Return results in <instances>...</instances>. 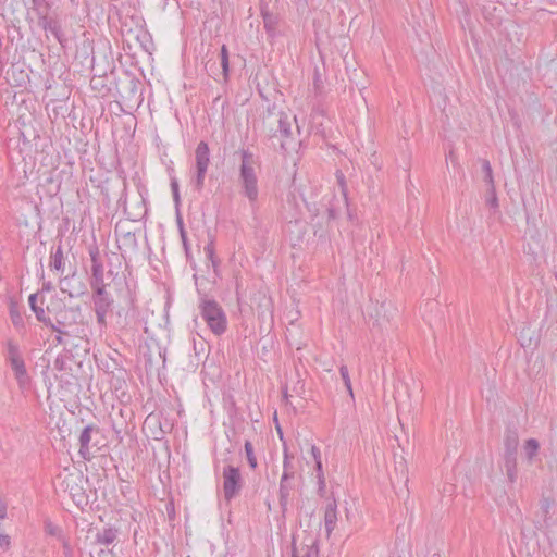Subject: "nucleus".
Segmentation results:
<instances>
[{
	"label": "nucleus",
	"instance_id": "obj_29",
	"mask_svg": "<svg viewBox=\"0 0 557 557\" xmlns=\"http://www.w3.org/2000/svg\"><path fill=\"white\" fill-rule=\"evenodd\" d=\"M482 171L484 173V181L487 184V186L495 185L494 177H493V170H492L490 161H487V160L482 161Z\"/></svg>",
	"mask_w": 557,
	"mask_h": 557
},
{
	"label": "nucleus",
	"instance_id": "obj_45",
	"mask_svg": "<svg viewBox=\"0 0 557 557\" xmlns=\"http://www.w3.org/2000/svg\"><path fill=\"white\" fill-rule=\"evenodd\" d=\"M62 335L63 334H58L57 337H55V341L58 344H62L63 339H62Z\"/></svg>",
	"mask_w": 557,
	"mask_h": 557
},
{
	"label": "nucleus",
	"instance_id": "obj_35",
	"mask_svg": "<svg viewBox=\"0 0 557 557\" xmlns=\"http://www.w3.org/2000/svg\"><path fill=\"white\" fill-rule=\"evenodd\" d=\"M339 372H341V376L344 381V384L346 386V388H350V377H349V372H348V369L346 366H342L339 368Z\"/></svg>",
	"mask_w": 557,
	"mask_h": 557
},
{
	"label": "nucleus",
	"instance_id": "obj_25",
	"mask_svg": "<svg viewBox=\"0 0 557 557\" xmlns=\"http://www.w3.org/2000/svg\"><path fill=\"white\" fill-rule=\"evenodd\" d=\"M176 222H177V226H178V231H180V236H181V239H182V243H183L184 250H185L186 255L188 256L189 250H190V246H189V243H188V239H187V234H186V231H185V227H184V223H183V219H182L180 212H177Z\"/></svg>",
	"mask_w": 557,
	"mask_h": 557
},
{
	"label": "nucleus",
	"instance_id": "obj_51",
	"mask_svg": "<svg viewBox=\"0 0 557 557\" xmlns=\"http://www.w3.org/2000/svg\"><path fill=\"white\" fill-rule=\"evenodd\" d=\"M431 557H440V555L434 554V555H432Z\"/></svg>",
	"mask_w": 557,
	"mask_h": 557
},
{
	"label": "nucleus",
	"instance_id": "obj_42",
	"mask_svg": "<svg viewBox=\"0 0 557 557\" xmlns=\"http://www.w3.org/2000/svg\"><path fill=\"white\" fill-rule=\"evenodd\" d=\"M317 479L324 478L322 460L315 461Z\"/></svg>",
	"mask_w": 557,
	"mask_h": 557
},
{
	"label": "nucleus",
	"instance_id": "obj_17",
	"mask_svg": "<svg viewBox=\"0 0 557 557\" xmlns=\"http://www.w3.org/2000/svg\"><path fill=\"white\" fill-rule=\"evenodd\" d=\"M540 450V443L535 438H529L524 442L523 453L527 461L531 463L533 459L536 457Z\"/></svg>",
	"mask_w": 557,
	"mask_h": 557
},
{
	"label": "nucleus",
	"instance_id": "obj_49",
	"mask_svg": "<svg viewBox=\"0 0 557 557\" xmlns=\"http://www.w3.org/2000/svg\"><path fill=\"white\" fill-rule=\"evenodd\" d=\"M293 557H298V555H297V549H296L295 547H294V549H293Z\"/></svg>",
	"mask_w": 557,
	"mask_h": 557
},
{
	"label": "nucleus",
	"instance_id": "obj_40",
	"mask_svg": "<svg viewBox=\"0 0 557 557\" xmlns=\"http://www.w3.org/2000/svg\"><path fill=\"white\" fill-rule=\"evenodd\" d=\"M310 453H311V456H312L314 462L318 460H321V451L315 445L311 446Z\"/></svg>",
	"mask_w": 557,
	"mask_h": 557
},
{
	"label": "nucleus",
	"instance_id": "obj_31",
	"mask_svg": "<svg viewBox=\"0 0 557 557\" xmlns=\"http://www.w3.org/2000/svg\"><path fill=\"white\" fill-rule=\"evenodd\" d=\"M555 500L549 497H543L540 502V508L545 519L548 518L549 510L554 506Z\"/></svg>",
	"mask_w": 557,
	"mask_h": 557
},
{
	"label": "nucleus",
	"instance_id": "obj_13",
	"mask_svg": "<svg viewBox=\"0 0 557 557\" xmlns=\"http://www.w3.org/2000/svg\"><path fill=\"white\" fill-rule=\"evenodd\" d=\"M391 482L394 488H396L397 484H404L405 486L408 483V469L406 465V460L400 457V459L395 461L394 474H391Z\"/></svg>",
	"mask_w": 557,
	"mask_h": 557
},
{
	"label": "nucleus",
	"instance_id": "obj_32",
	"mask_svg": "<svg viewBox=\"0 0 557 557\" xmlns=\"http://www.w3.org/2000/svg\"><path fill=\"white\" fill-rule=\"evenodd\" d=\"M221 66L223 70V74L226 77L228 74V52L225 45L221 48Z\"/></svg>",
	"mask_w": 557,
	"mask_h": 557
},
{
	"label": "nucleus",
	"instance_id": "obj_46",
	"mask_svg": "<svg viewBox=\"0 0 557 557\" xmlns=\"http://www.w3.org/2000/svg\"><path fill=\"white\" fill-rule=\"evenodd\" d=\"M44 289L45 290H50L51 289V284L50 283H45L44 284Z\"/></svg>",
	"mask_w": 557,
	"mask_h": 557
},
{
	"label": "nucleus",
	"instance_id": "obj_33",
	"mask_svg": "<svg viewBox=\"0 0 557 557\" xmlns=\"http://www.w3.org/2000/svg\"><path fill=\"white\" fill-rule=\"evenodd\" d=\"M171 190H172V195H173V200L176 206V210L178 211L181 198H180L178 183L175 178H173L171 181Z\"/></svg>",
	"mask_w": 557,
	"mask_h": 557
},
{
	"label": "nucleus",
	"instance_id": "obj_3",
	"mask_svg": "<svg viewBox=\"0 0 557 557\" xmlns=\"http://www.w3.org/2000/svg\"><path fill=\"white\" fill-rule=\"evenodd\" d=\"M200 315L215 335H221L226 331L227 320L221 306L212 299H202L200 305Z\"/></svg>",
	"mask_w": 557,
	"mask_h": 557
},
{
	"label": "nucleus",
	"instance_id": "obj_38",
	"mask_svg": "<svg viewBox=\"0 0 557 557\" xmlns=\"http://www.w3.org/2000/svg\"><path fill=\"white\" fill-rule=\"evenodd\" d=\"M65 284H69V278L67 277H64L61 280V290L63 293H67L70 297H76L79 295V292L77 293H73L71 290H69L66 287H65Z\"/></svg>",
	"mask_w": 557,
	"mask_h": 557
},
{
	"label": "nucleus",
	"instance_id": "obj_5",
	"mask_svg": "<svg viewBox=\"0 0 557 557\" xmlns=\"http://www.w3.org/2000/svg\"><path fill=\"white\" fill-rule=\"evenodd\" d=\"M283 474L281 476L280 481V506L282 508V511H286L287 504H288V497L289 492L292 490V486L289 485V481L295 478V467L292 462V459L294 456L289 454L288 448L286 444L283 445Z\"/></svg>",
	"mask_w": 557,
	"mask_h": 557
},
{
	"label": "nucleus",
	"instance_id": "obj_44",
	"mask_svg": "<svg viewBox=\"0 0 557 557\" xmlns=\"http://www.w3.org/2000/svg\"><path fill=\"white\" fill-rule=\"evenodd\" d=\"M206 251H207V253H208V256H209V257H212V255H213V248H212L211 246H207V247H206Z\"/></svg>",
	"mask_w": 557,
	"mask_h": 557
},
{
	"label": "nucleus",
	"instance_id": "obj_26",
	"mask_svg": "<svg viewBox=\"0 0 557 557\" xmlns=\"http://www.w3.org/2000/svg\"><path fill=\"white\" fill-rule=\"evenodd\" d=\"M62 264H63V251H62V248L59 246L57 248V250L51 255L50 267L57 271H61Z\"/></svg>",
	"mask_w": 557,
	"mask_h": 557
},
{
	"label": "nucleus",
	"instance_id": "obj_8",
	"mask_svg": "<svg viewBox=\"0 0 557 557\" xmlns=\"http://www.w3.org/2000/svg\"><path fill=\"white\" fill-rule=\"evenodd\" d=\"M392 306L386 302L376 304L374 307V314L370 313V319H373L372 327H377L380 331L386 327L391 320Z\"/></svg>",
	"mask_w": 557,
	"mask_h": 557
},
{
	"label": "nucleus",
	"instance_id": "obj_15",
	"mask_svg": "<svg viewBox=\"0 0 557 557\" xmlns=\"http://www.w3.org/2000/svg\"><path fill=\"white\" fill-rule=\"evenodd\" d=\"M117 537V530L113 528H104L98 531L91 545H99L109 547L114 543Z\"/></svg>",
	"mask_w": 557,
	"mask_h": 557
},
{
	"label": "nucleus",
	"instance_id": "obj_28",
	"mask_svg": "<svg viewBox=\"0 0 557 557\" xmlns=\"http://www.w3.org/2000/svg\"><path fill=\"white\" fill-rule=\"evenodd\" d=\"M245 453L247 457V461L251 469H256L258 466L257 458L253 453V446L249 441L245 442Z\"/></svg>",
	"mask_w": 557,
	"mask_h": 557
},
{
	"label": "nucleus",
	"instance_id": "obj_10",
	"mask_svg": "<svg viewBox=\"0 0 557 557\" xmlns=\"http://www.w3.org/2000/svg\"><path fill=\"white\" fill-rule=\"evenodd\" d=\"M337 523V503L335 498L327 499L324 508V528L326 536L330 537Z\"/></svg>",
	"mask_w": 557,
	"mask_h": 557
},
{
	"label": "nucleus",
	"instance_id": "obj_27",
	"mask_svg": "<svg viewBox=\"0 0 557 557\" xmlns=\"http://www.w3.org/2000/svg\"><path fill=\"white\" fill-rule=\"evenodd\" d=\"M45 531L47 534L64 542L62 530L59 527L54 525L50 520L45 521Z\"/></svg>",
	"mask_w": 557,
	"mask_h": 557
},
{
	"label": "nucleus",
	"instance_id": "obj_14",
	"mask_svg": "<svg viewBox=\"0 0 557 557\" xmlns=\"http://www.w3.org/2000/svg\"><path fill=\"white\" fill-rule=\"evenodd\" d=\"M503 469L510 483H515L518 476L517 454H503Z\"/></svg>",
	"mask_w": 557,
	"mask_h": 557
},
{
	"label": "nucleus",
	"instance_id": "obj_43",
	"mask_svg": "<svg viewBox=\"0 0 557 557\" xmlns=\"http://www.w3.org/2000/svg\"><path fill=\"white\" fill-rule=\"evenodd\" d=\"M320 116H323V111H317L313 113L312 115V119L313 121H315L317 119H319Z\"/></svg>",
	"mask_w": 557,
	"mask_h": 557
},
{
	"label": "nucleus",
	"instance_id": "obj_24",
	"mask_svg": "<svg viewBox=\"0 0 557 557\" xmlns=\"http://www.w3.org/2000/svg\"><path fill=\"white\" fill-rule=\"evenodd\" d=\"M90 556L91 557H116V554L113 552V548L91 545L90 546Z\"/></svg>",
	"mask_w": 557,
	"mask_h": 557
},
{
	"label": "nucleus",
	"instance_id": "obj_19",
	"mask_svg": "<svg viewBox=\"0 0 557 557\" xmlns=\"http://www.w3.org/2000/svg\"><path fill=\"white\" fill-rule=\"evenodd\" d=\"M300 549H301V552H304V557H318L319 556L318 540L312 536L306 537Z\"/></svg>",
	"mask_w": 557,
	"mask_h": 557
},
{
	"label": "nucleus",
	"instance_id": "obj_50",
	"mask_svg": "<svg viewBox=\"0 0 557 557\" xmlns=\"http://www.w3.org/2000/svg\"><path fill=\"white\" fill-rule=\"evenodd\" d=\"M34 5H38L39 4V0H32Z\"/></svg>",
	"mask_w": 557,
	"mask_h": 557
},
{
	"label": "nucleus",
	"instance_id": "obj_2",
	"mask_svg": "<svg viewBox=\"0 0 557 557\" xmlns=\"http://www.w3.org/2000/svg\"><path fill=\"white\" fill-rule=\"evenodd\" d=\"M238 185L240 195L248 199L249 205L255 209L259 198L258 176L256 173V159L252 152L242 149Z\"/></svg>",
	"mask_w": 557,
	"mask_h": 557
},
{
	"label": "nucleus",
	"instance_id": "obj_11",
	"mask_svg": "<svg viewBox=\"0 0 557 557\" xmlns=\"http://www.w3.org/2000/svg\"><path fill=\"white\" fill-rule=\"evenodd\" d=\"M89 256L91 261V281L90 283L104 282V269L100 259L99 249L92 247L89 249Z\"/></svg>",
	"mask_w": 557,
	"mask_h": 557
},
{
	"label": "nucleus",
	"instance_id": "obj_36",
	"mask_svg": "<svg viewBox=\"0 0 557 557\" xmlns=\"http://www.w3.org/2000/svg\"><path fill=\"white\" fill-rule=\"evenodd\" d=\"M47 321H48V324H46L47 326L51 327L54 332H57L58 334H67V332L62 329L61 326H63V323H61L60 321H58V325L54 324L50 319L47 318Z\"/></svg>",
	"mask_w": 557,
	"mask_h": 557
},
{
	"label": "nucleus",
	"instance_id": "obj_23",
	"mask_svg": "<svg viewBox=\"0 0 557 557\" xmlns=\"http://www.w3.org/2000/svg\"><path fill=\"white\" fill-rule=\"evenodd\" d=\"M90 286L92 288V300L95 299H104V298H112L111 295L106 290L107 284L106 282L100 283H90Z\"/></svg>",
	"mask_w": 557,
	"mask_h": 557
},
{
	"label": "nucleus",
	"instance_id": "obj_18",
	"mask_svg": "<svg viewBox=\"0 0 557 557\" xmlns=\"http://www.w3.org/2000/svg\"><path fill=\"white\" fill-rule=\"evenodd\" d=\"M94 430L92 425H87L84 428L79 435V454L85 458L87 454H89V443H90V433Z\"/></svg>",
	"mask_w": 557,
	"mask_h": 557
},
{
	"label": "nucleus",
	"instance_id": "obj_22",
	"mask_svg": "<svg viewBox=\"0 0 557 557\" xmlns=\"http://www.w3.org/2000/svg\"><path fill=\"white\" fill-rule=\"evenodd\" d=\"M485 203L491 209H493L494 212L498 211L499 205H498V198L496 195L495 185L488 186L485 193Z\"/></svg>",
	"mask_w": 557,
	"mask_h": 557
},
{
	"label": "nucleus",
	"instance_id": "obj_37",
	"mask_svg": "<svg viewBox=\"0 0 557 557\" xmlns=\"http://www.w3.org/2000/svg\"><path fill=\"white\" fill-rule=\"evenodd\" d=\"M10 545H11L10 536L7 534L0 533V546L3 549L8 550L10 548Z\"/></svg>",
	"mask_w": 557,
	"mask_h": 557
},
{
	"label": "nucleus",
	"instance_id": "obj_47",
	"mask_svg": "<svg viewBox=\"0 0 557 557\" xmlns=\"http://www.w3.org/2000/svg\"><path fill=\"white\" fill-rule=\"evenodd\" d=\"M348 393H349V396L351 398H354V392H352V386L350 385V388H347Z\"/></svg>",
	"mask_w": 557,
	"mask_h": 557
},
{
	"label": "nucleus",
	"instance_id": "obj_30",
	"mask_svg": "<svg viewBox=\"0 0 557 557\" xmlns=\"http://www.w3.org/2000/svg\"><path fill=\"white\" fill-rule=\"evenodd\" d=\"M10 318L14 326L23 325V318L14 304L10 307Z\"/></svg>",
	"mask_w": 557,
	"mask_h": 557
},
{
	"label": "nucleus",
	"instance_id": "obj_21",
	"mask_svg": "<svg viewBox=\"0 0 557 557\" xmlns=\"http://www.w3.org/2000/svg\"><path fill=\"white\" fill-rule=\"evenodd\" d=\"M28 302H29L30 309L36 314L37 320L45 324H48L46 312H45L44 308L37 306V294H32L28 298Z\"/></svg>",
	"mask_w": 557,
	"mask_h": 557
},
{
	"label": "nucleus",
	"instance_id": "obj_20",
	"mask_svg": "<svg viewBox=\"0 0 557 557\" xmlns=\"http://www.w3.org/2000/svg\"><path fill=\"white\" fill-rule=\"evenodd\" d=\"M262 16H263L264 28L271 36H273L275 34L276 26L278 24L277 16L274 15L273 13L264 12V11L262 12Z\"/></svg>",
	"mask_w": 557,
	"mask_h": 557
},
{
	"label": "nucleus",
	"instance_id": "obj_39",
	"mask_svg": "<svg viewBox=\"0 0 557 557\" xmlns=\"http://www.w3.org/2000/svg\"><path fill=\"white\" fill-rule=\"evenodd\" d=\"M8 505L7 503L0 498V520H4L7 518Z\"/></svg>",
	"mask_w": 557,
	"mask_h": 557
},
{
	"label": "nucleus",
	"instance_id": "obj_4",
	"mask_svg": "<svg viewBox=\"0 0 557 557\" xmlns=\"http://www.w3.org/2000/svg\"><path fill=\"white\" fill-rule=\"evenodd\" d=\"M7 361L9 362L14 377L17 382V385L21 389H25L28 387L30 383V377L27 373V369L20 351L18 345L13 341H8L7 343Z\"/></svg>",
	"mask_w": 557,
	"mask_h": 557
},
{
	"label": "nucleus",
	"instance_id": "obj_6",
	"mask_svg": "<svg viewBox=\"0 0 557 557\" xmlns=\"http://www.w3.org/2000/svg\"><path fill=\"white\" fill-rule=\"evenodd\" d=\"M196 176L194 178L195 189L200 191L205 186V177L210 163V150L206 141H200L195 150Z\"/></svg>",
	"mask_w": 557,
	"mask_h": 557
},
{
	"label": "nucleus",
	"instance_id": "obj_48",
	"mask_svg": "<svg viewBox=\"0 0 557 557\" xmlns=\"http://www.w3.org/2000/svg\"><path fill=\"white\" fill-rule=\"evenodd\" d=\"M277 432H278V434H280V437H281V438H283V432H282V430H281V428H280V426H277Z\"/></svg>",
	"mask_w": 557,
	"mask_h": 557
},
{
	"label": "nucleus",
	"instance_id": "obj_16",
	"mask_svg": "<svg viewBox=\"0 0 557 557\" xmlns=\"http://www.w3.org/2000/svg\"><path fill=\"white\" fill-rule=\"evenodd\" d=\"M519 434L516 429H507L504 436V453L517 454Z\"/></svg>",
	"mask_w": 557,
	"mask_h": 557
},
{
	"label": "nucleus",
	"instance_id": "obj_12",
	"mask_svg": "<svg viewBox=\"0 0 557 557\" xmlns=\"http://www.w3.org/2000/svg\"><path fill=\"white\" fill-rule=\"evenodd\" d=\"M38 25L46 32L50 33L60 44H62V29L61 24L57 18L48 15L38 16Z\"/></svg>",
	"mask_w": 557,
	"mask_h": 557
},
{
	"label": "nucleus",
	"instance_id": "obj_34",
	"mask_svg": "<svg viewBox=\"0 0 557 557\" xmlns=\"http://www.w3.org/2000/svg\"><path fill=\"white\" fill-rule=\"evenodd\" d=\"M313 88L317 92H321L323 88L322 76L318 70L314 71L313 75Z\"/></svg>",
	"mask_w": 557,
	"mask_h": 557
},
{
	"label": "nucleus",
	"instance_id": "obj_1",
	"mask_svg": "<svg viewBox=\"0 0 557 557\" xmlns=\"http://www.w3.org/2000/svg\"><path fill=\"white\" fill-rule=\"evenodd\" d=\"M293 123H296V116L276 110L275 106L269 108L262 119V126L271 137L280 136L282 138L281 147L285 151L295 150L297 141L293 138Z\"/></svg>",
	"mask_w": 557,
	"mask_h": 557
},
{
	"label": "nucleus",
	"instance_id": "obj_9",
	"mask_svg": "<svg viewBox=\"0 0 557 557\" xmlns=\"http://www.w3.org/2000/svg\"><path fill=\"white\" fill-rule=\"evenodd\" d=\"M92 302L97 323L102 331L107 327V313L111 310L113 298L95 299Z\"/></svg>",
	"mask_w": 557,
	"mask_h": 557
},
{
	"label": "nucleus",
	"instance_id": "obj_7",
	"mask_svg": "<svg viewBox=\"0 0 557 557\" xmlns=\"http://www.w3.org/2000/svg\"><path fill=\"white\" fill-rule=\"evenodd\" d=\"M222 478L224 497L226 500H231L238 495L243 487V479L239 468L231 465L224 467Z\"/></svg>",
	"mask_w": 557,
	"mask_h": 557
},
{
	"label": "nucleus",
	"instance_id": "obj_41",
	"mask_svg": "<svg viewBox=\"0 0 557 557\" xmlns=\"http://www.w3.org/2000/svg\"><path fill=\"white\" fill-rule=\"evenodd\" d=\"M318 485H319L318 493L320 496H323L325 493V487H326L325 478L318 479Z\"/></svg>",
	"mask_w": 557,
	"mask_h": 557
}]
</instances>
